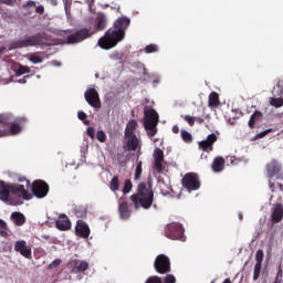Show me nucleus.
I'll use <instances>...</instances> for the list:
<instances>
[{
  "label": "nucleus",
  "instance_id": "nucleus-1",
  "mask_svg": "<svg viewBox=\"0 0 283 283\" xmlns=\"http://www.w3.org/2000/svg\"><path fill=\"white\" fill-rule=\"evenodd\" d=\"M132 20L129 18L122 17L114 23L115 29H109L103 38L98 40V45L102 50H112L116 48L123 39H125V31L129 28Z\"/></svg>",
  "mask_w": 283,
  "mask_h": 283
},
{
  "label": "nucleus",
  "instance_id": "nucleus-2",
  "mask_svg": "<svg viewBox=\"0 0 283 283\" xmlns=\"http://www.w3.org/2000/svg\"><path fill=\"white\" fill-rule=\"evenodd\" d=\"M12 196L21 198L22 200H32V193L25 190V186L21 184H7L0 180V200H2V202H10Z\"/></svg>",
  "mask_w": 283,
  "mask_h": 283
},
{
  "label": "nucleus",
  "instance_id": "nucleus-3",
  "mask_svg": "<svg viewBox=\"0 0 283 283\" xmlns=\"http://www.w3.org/2000/svg\"><path fill=\"white\" fill-rule=\"evenodd\" d=\"M130 201L133 202L136 211L142 209H151L154 205V190L151 186L142 182L138 185L137 192L130 196Z\"/></svg>",
  "mask_w": 283,
  "mask_h": 283
},
{
  "label": "nucleus",
  "instance_id": "nucleus-4",
  "mask_svg": "<svg viewBox=\"0 0 283 283\" xmlns=\"http://www.w3.org/2000/svg\"><path fill=\"white\" fill-rule=\"evenodd\" d=\"M19 123H28L27 117H14L10 113L0 114V125H4L7 127L10 126V129H0V138L3 136H17V134H21V125Z\"/></svg>",
  "mask_w": 283,
  "mask_h": 283
},
{
  "label": "nucleus",
  "instance_id": "nucleus-5",
  "mask_svg": "<svg viewBox=\"0 0 283 283\" xmlns=\"http://www.w3.org/2000/svg\"><path fill=\"white\" fill-rule=\"evenodd\" d=\"M158 123H160L158 112L154 107L146 105L144 107V129H146L150 138H154L158 134Z\"/></svg>",
  "mask_w": 283,
  "mask_h": 283
},
{
  "label": "nucleus",
  "instance_id": "nucleus-6",
  "mask_svg": "<svg viewBox=\"0 0 283 283\" xmlns=\"http://www.w3.org/2000/svg\"><path fill=\"white\" fill-rule=\"evenodd\" d=\"M50 45L45 42V36L41 33H36L27 36L24 40H18L11 44L12 50H19L21 48H48Z\"/></svg>",
  "mask_w": 283,
  "mask_h": 283
},
{
  "label": "nucleus",
  "instance_id": "nucleus-7",
  "mask_svg": "<svg viewBox=\"0 0 283 283\" xmlns=\"http://www.w3.org/2000/svg\"><path fill=\"white\" fill-rule=\"evenodd\" d=\"M164 235L168 238V240H180V242H185V240H187L185 237V228H182V224L177 222L168 223L165 228Z\"/></svg>",
  "mask_w": 283,
  "mask_h": 283
},
{
  "label": "nucleus",
  "instance_id": "nucleus-8",
  "mask_svg": "<svg viewBox=\"0 0 283 283\" xmlns=\"http://www.w3.org/2000/svg\"><path fill=\"white\" fill-rule=\"evenodd\" d=\"M154 269L160 275H167L171 273V260L166 254H159L155 259Z\"/></svg>",
  "mask_w": 283,
  "mask_h": 283
},
{
  "label": "nucleus",
  "instance_id": "nucleus-9",
  "mask_svg": "<svg viewBox=\"0 0 283 283\" xmlns=\"http://www.w3.org/2000/svg\"><path fill=\"white\" fill-rule=\"evenodd\" d=\"M181 185L188 191H198L200 189V178L196 172H188L184 176Z\"/></svg>",
  "mask_w": 283,
  "mask_h": 283
},
{
  "label": "nucleus",
  "instance_id": "nucleus-10",
  "mask_svg": "<svg viewBox=\"0 0 283 283\" xmlns=\"http://www.w3.org/2000/svg\"><path fill=\"white\" fill-rule=\"evenodd\" d=\"M154 169L157 174H165L167 166H165V153L160 148H156L153 153Z\"/></svg>",
  "mask_w": 283,
  "mask_h": 283
},
{
  "label": "nucleus",
  "instance_id": "nucleus-11",
  "mask_svg": "<svg viewBox=\"0 0 283 283\" xmlns=\"http://www.w3.org/2000/svg\"><path fill=\"white\" fill-rule=\"evenodd\" d=\"M31 191L35 198H45L50 192V186L43 180H35L32 182Z\"/></svg>",
  "mask_w": 283,
  "mask_h": 283
},
{
  "label": "nucleus",
  "instance_id": "nucleus-12",
  "mask_svg": "<svg viewBox=\"0 0 283 283\" xmlns=\"http://www.w3.org/2000/svg\"><path fill=\"white\" fill-rule=\"evenodd\" d=\"M84 98L86 103L94 107L95 109H101V96L98 95V91L96 88H88L84 93Z\"/></svg>",
  "mask_w": 283,
  "mask_h": 283
},
{
  "label": "nucleus",
  "instance_id": "nucleus-13",
  "mask_svg": "<svg viewBox=\"0 0 283 283\" xmlns=\"http://www.w3.org/2000/svg\"><path fill=\"white\" fill-rule=\"evenodd\" d=\"M266 171L269 178H277L279 180H283V171L282 164L277 160H272L266 165Z\"/></svg>",
  "mask_w": 283,
  "mask_h": 283
},
{
  "label": "nucleus",
  "instance_id": "nucleus-14",
  "mask_svg": "<svg viewBox=\"0 0 283 283\" xmlns=\"http://www.w3.org/2000/svg\"><path fill=\"white\" fill-rule=\"evenodd\" d=\"M90 30L88 29H81L77 32L69 35L66 38L67 45H74V43H81L82 41H85V39H90Z\"/></svg>",
  "mask_w": 283,
  "mask_h": 283
},
{
  "label": "nucleus",
  "instance_id": "nucleus-15",
  "mask_svg": "<svg viewBox=\"0 0 283 283\" xmlns=\"http://www.w3.org/2000/svg\"><path fill=\"white\" fill-rule=\"evenodd\" d=\"M14 251L27 258V260H32V248L24 240L15 241Z\"/></svg>",
  "mask_w": 283,
  "mask_h": 283
},
{
  "label": "nucleus",
  "instance_id": "nucleus-16",
  "mask_svg": "<svg viewBox=\"0 0 283 283\" xmlns=\"http://www.w3.org/2000/svg\"><path fill=\"white\" fill-rule=\"evenodd\" d=\"M216 143H218V136L216 134H210L207 136V139L198 143V147L201 151H207L209 154L210 151H213V144Z\"/></svg>",
  "mask_w": 283,
  "mask_h": 283
},
{
  "label": "nucleus",
  "instance_id": "nucleus-17",
  "mask_svg": "<svg viewBox=\"0 0 283 283\" xmlns=\"http://www.w3.org/2000/svg\"><path fill=\"white\" fill-rule=\"evenodd\" d=\"M71 273H83L90 269V263L87 261L72 260L70 262Z\"/></svg>",
  "mask_w": 283,
  "mask_h": 283
},
{
  "label": "nucleus",
  "instance_id": "nucleus-18",
  "mask_svg": "<svg viewBox=\"0 0 283 283\" xmlns=\"http://www.w3.org/2000/svg\"><path fill=\"white\" fill-rule=\"evenodd\" d=\"M75 233L78 235V238H90V226H87V223L83 220H77L75 226Z\"/></svg>",
  "mask_w": 283,
  "mask_h": 283
},
{
  "label": "nucleus",
  "instance_id": "nucleus-19",
  "mask_svg": "<svg viewBox=\"0 0 283 283\" xmlns=\"http://www.w3.org/2000/svg\"><path fill=\"white\" fill-rule=\"evenodd\" d=\"M125 143L124 149H127V151H136L140 145V140L136 135H125Z\"/></svg>",
  "mask_w": 283,
  "mask_h": 283
},
{
  "label": "nucleus",
  "instance_id": "nucleus-20",
  "mask_svg": "<svg viewBox=\"0 0 283 283\" xmlns=\"http://www.w3.org/2000/svg\"><path fill=\"white\" fill-rule=\"evenodd\" d=\"M55 226L59 231H70V229H72V222L70 221V218H67V216L65 214H61L57 218Z\"/></svg>",
  "mask_w": 283,
  "mask_h": 283
},
{
  "label": "nucleus",
  "instance_id": "nucleus-21",
  "mask_svg": "<svg viewBox=\"0 0 283 283\" xmlns=\"http://www.w3.org/2000/svg\"><path fill=\"white\" fill-rule=\"evenodd\" d=\"M271 220L273 224H280V221L283 220V205L276 203L272 208Z\"/></svg>",
  "mask_w": 283,
  "mask_h": 283
},
{
  "label": "nucleus",
  "instance_id": "nucleus-22",
  "mask_svg": "<svg viewBox=\"0 0 283 283\" xmlns=\"http://www.w3.org/2000/svg\"><path fill=\"white\" fill-rule=\"evenodd\" d=\"M118 213L122 220H129V216H132V211H129V205L127 203V201H123L122 203H119Z\"/></svg>",
  "mask_w": 283,
  "mask_h": 283
},
{
  "label": "nucleus",
  "instance_id": "nucleus-23",
  "mask_svg": "<svg viewBox=\"0 0 283 283\" xmlns=\"http://www.w3.org/2000/svg\"><path fill=\"white\" fill-rule=\"evenodd\" d=\"M11 220L15 227H23L25 224V216L21 212H12Z\"/></svg>",
  "mask_w": 283,
  "mask_h": 283
},
{
  "label": "nucleus",
  "instance_id": "nucleus-24",
  "mask_svg": "<svg viewBox=\"0 0 283 283\" xmlns=\"http://www.w3.org/2000/svg\"><path fill=\"white\" fill-rule=\"evenodd\" d=\"M136 127H138V122H136V119H130L125 128V136H132V135H136Z\"/></svg>",
  "mask_w": 283,
  "mask_h": 283
},
{
  "label": "nucleus",
  "instance_id": "nucleus-25",
  "mask_svg": "<svg viewBox=\"0 0 283 283\" xmlns=\"http://www.w3.org/2000/svg\"><path fill=\"white\" fill-rule=\"evenodd\" d=\"M212 170L216 172L222 171L224 169V158L223 157H217L212 161Z\"/></svg>",
  "mask_w": 283,
  "mask_h": 283
},
{
  "label": "nucleus",
  "instance_id": "nucleus-26",
  "mask_svg": "<svg viewBox=\"0 0 283 283\" xmlns=\"http://www.w3.org/2000/svg\"><path fill=\"white\" fill-rule=\"evenodd\" d=\"M209 107H218L220 105V95L217 92H211L208 99Z\"/></svg>",
  "mask_w": 283,
  "mask_h": 283
},
{
  "label": "nucleus",
  "instance_id": "nucleus-27",
  "mask_svg": "<svg viewBox=\"0 0 283 283\" xmlns=\"http://www.w3.org/2000/svg\"><path fill=\"white\" fill-rule=\"evenodd\" d=\"M259 120H262V112L255 111V112L251 115L250 120H249V123H248L249 128H250V129H253V127H255V123H258Z\"/></svg>",
  "mask_w": 283,
  "mask_h": 283
},
{
  "label": "nucleus",
  "instance_id": "nucleus-28",
  "mask_svg": "<svg viewBox=\"0 0 283 283\" xmlns=\"http://www.w3.org/2000/svg\"><path fill=\"white\" fill-rule=\"evenodd\" d=\"M74 213L76 218H85L87 216V206H76Z\"/></svg>",
  "mask_w": 283,
  "mask_h": 283
},
{
  "label": "nucleus",
  "instance_id": "nucleus-29",
  "mask_svg": "<svg viewBox=\"0 0 283 283\" xmlns=\"http://www.w3.org/2000/svg\"><path fill=\"white\" fill-rule=\"evenodd\" d=\"M109 189H111V191H114L115 193H116V191H119V189H120V182H119V180H118V176H114V177L111 179Z\"/></svg>",
  "mask_w": 283,
  "mask_h": 283
},
{
  "label": "nucleus",
  "instance_id": "nucleus-30",
  "mask_svg": "<svg viewBox=\"0 0 283 283\" xmlns=\"http://www.w3.org/2000/svg\"><path fill=\"white\" fill-rule=\"evenodd\" d=\"M270 105H272V107H283V98L282 97H271L270 98Z\"/></svg>",
  "mask_w": 283,
  "mask_h": 283
},
{
  "label": "nucleus",
  "instance_id": "nucleus-31",
  "mask_svg": "<svg viewBox=\"0 0 283 283\" xmlns=\"http://www.w3.org/2000/svg\"><path fill=\"white\" fill-rule=\"evenodd\" d=\"M0 235L2 238H8V223L2 219H0Z\"/></svg>",
  "mask_w": 283,
  "mask_h": 283
},
{
  "label": "nucleus",
  "instance_id": "nucleus-32",
  "mask_svg": "<svg viewBox=\"0 0 283 283\" xmlns=\"http://www.w3.org/2000/svg\"><path fill=\"white\" fill-rule=\"evenodd\" d=\"M133 184L130 179H126L125 184H124V188H123V193L124 196H127V193H129V191H132L133 189Z\"/></svg>",
  "mask_w": 283,
  "mask_h": 283
},
{
  "label": "nucleus",
  "instance_id": "nucleus-33",
  "mask_svg": "<svg viewBox=\"0 0 283 283\" xmlns=\"http://www.w3.org/2000/svg\"><path fill=\"white\" fill-rule=\"evenodd\" d=\"M140 176H143V161H138L135 169V180H139Z\"/></svg>",
  "mask_w": 283,
  "mask_h": 283
},
{
  "label": "nucleus",
  "instance_id": "nucleus-34",
  "mask_svg": "<svg viewBox=\"0 0 283 283\" xmlns=\"http://www.w3.org/2000/svg\"><path fill=\"white\" fill-rule=\"evenodd\" d=\"M255 260H256L255 264H259V265L262 266V262L264 260V251L258 250L256 253H255Z\"/></svg>",
  "mask_w": 283,
  "mask_h": 283
},
{
  "label": "nucleus",
  "instance_id": "nucleus-35",
  "mask_svg": "<svg viewBox=\"0 0 283 283\" xmlns=\"http://www.w3.org/2000/svg\"><path fill=\"white\" fill-rule=\"evenodd\" d=\"M260 273H262V265L255 264L254 265V271H253V280H260Z\"/></svg>",
  "mask_w": 283,
  "mask_h": 283
},
{
  "label": "nucleus",
  "instance_id": "nucleus-36",
  "mask_svg": "<svg viewBox=\"0 0 283 283\" xmlns=\"http://www.w3.org/2000/svg\"><path fill=\"white\" fill-rule=\"evenodd\" d=\"M181 138L185 143H191L193 140V137L187 130H181Z\"/></svg>",
  "mask_w": 283,
  "mask_h": 283
},
{
  "label": "nucleus",
  "instance_id": "nucleus-37",
  "mask_svg": "<svg viewBox=\"0 0 283 283\" xmlns=\"http://www.w3.org/2000/svg\"><path fill=\"white\" fill-rule=\"evenodd\" d=\"M29 61H31V63H33L34 65L43 63V59L36 54L30 55Z\"/></svg>",
  "mask_w": 283,
  "mask_h": 283
},
{
  "label": "nucleus",
  "instance_id": "nucleus-38",
  "mask_svg": "<svg viewBox=\"0 0 283 283\" xmlns=\"http://www.w3.org/2000/svg\"><path fill=\"white\" fill-rule=\"evenodd\" d=\"M158 50V45L156 44H149L144 49V52L146 54H153V52H156Z\"/></svg>",
  "mask_w": 283,
  "mask_h": 283
},
{
  "label": "nucleus",
  "instance_id": "nucleus-39",
  "mask_svg": "<svg viewBox=\"0 0 283 283\" xmlns=\"http://www.w3.org/2000/svg\"><path fill=\"white\" fill-rule=\"evenodd\" d=\"M96 138L98 143H105L107 140V135L103 130L96 133Z\"/></svg>",
  "mask_w": 283,
  "mask_h": 283
},
{
  "label": "nucleus",
  "instance_id": "nucleus-40",
  "mask_svg": "<svg viewBox=\"0 0 283 283\" xmlns=\"http://www.w3.org/2000/svg\"><path fill=\"white\" fill-rule=\"evenodd\" d=\"M145 283H163V279L158 275L149 276Z\"/></svg>",
  "mask_w": 283,
  "mask_h": 283
},
{
  "label": "nucleus",
  "instance_id": "nucleus-41",
  "mask_svg": "<svg viewBox=\"0 0 283 283\" xmlns=\"http://www.w3.org/2000/svg\"><path fill=\"white\" fill-rule=\"evenodd\" d=\"M184 120L190 125V127H193L196 125V117H192L191 115H185Z\"/></svg>",
  "mask_w": 283,
  "mask_h": 283
},
{
  "label": "nucleus",
  "instance_id": "nucleus-42",
  "mask_svg": "<svg viewBox=\"0 0 283 283\" xmlns=\"http://www.w3.org/2000/svg\"><path fill=\"white\" fill-rule=\"evenodd\" d=\"M107 25V21H105V18H99L97 21V30H105Z\"/></svg>",
  "mask_w": 283,
  "mask_h": 283
},
{
  "label": "nucleus",
  "instance_id": "nucleus-43",
  "mask_svg": "<svg viewBox=\"0 0 283 283\" xmlns=\"http://www.w3.org/2000/svg\"><path fill=\"white\" fill-rule=\"evenodd\" d=\"M164 283H176V276H174V274H167L164 279Z\"/></svg>",
  "mask_w": 283,
  "mask_h": 283
},
{
  "label": "nucleus",
  "instance_id": "nucleus-44",
  "mask_svg": "<svg viewBox=\"0 0 283 283\" xmlns=\"http://www.w3.org/2000/svg\"><path fill=\"white\" fill-rule=\"evenodd\" d=\"M63 3H64V10L67 14L70 12V10L72 9V0H63Z\"/></svg>",
  "mask_w": 283,
  "mask_h": 283
},
{
  "label": "nucleus",
  "instance_id": "nucleus-45",
  "mask_svg": "<svg viewBox=\"0 0 283 283\" xmlns=\"http://www.w3.org/2000/svg\"><path fill=\"white\" fill-rule=\"evenodd\" d=\"M87 136H90L92 138V140H94V138H96V130L94 129V127H88L86 130Z\"/></svg>",
  "mask_w": 283,
  "mask_h": 283
},
{
  "label": "nucleus",
  "instance_id": "nucleus-46",
  "mask_svg": "<svg viewBox=\"0 0 283 283\" xmlns=\"http://www.w3.org/2000/svg\"><path fill=\"white\" fill-rule=\"evenodd\" d=\"M61 259H55L51 262V264L49 265V269H56L59 266H61Z\"/></svg>",
  "mask_w": 283,
  "mask_h": 283
},
{
  "label": "nucleus",
  "instance_id": "nucleus-47",
  "mask_svg": "<svg viewBox=\"0 0 283 283\" xmlns=\"http://www.w3.org/2000/svg\"><path fill=\"white\" fill-rule=\"evenodd\" d=\"M18 74H19V75H22V74H30V67H28V66H20V67L18 69Z\"/></svg>",
  "mask_w": 283,
  "mask_h": 283
},
{
  "label": "nucleus",
  "instance_id": "nucleus-48",
  "mask_svg": "<svg viewBox=\"0 0 283 283\" xmlns=\"http://www.w3.org/2000/svg\"><path fill=\"white\" fill-rule=\"evenodd\" d=\"M0 3H4V6H11L14 8V6H17V0H0Z\"/></svg>",
  "mask_w": 283,
  "mask_h": 283
},
{
  "label": "nucleus",
  "instance_id": "nucleus-49",
  "mask_svg": "<svg viewBox=\"0 0 283 283\" xmlns=\"http://www.w3.org/2000/svg\"><path fill=\"white\" fill-rule=\"evenodd\" d=\"M28 8H36V2L30 0L28 1L24 6H23V9L24 10H28Z\"/></svg>",
  "mask_w": 283,
  "mask_h": 283
},
{
  "label": "nucleus",
  "instance_id": "nucleus-50",
  "mask_svg": "<svg viewBox=\"0 0 283 283\" xmlns=\"http://www.w3.org/2000/svg\"><path fill=\"white\" fill-rule=\"evenodd\" d=\"M77 118H78L80 120H85V119L87 118V114H85V112H83V111H80V112L77 113Z\"/></svg>",
  "mask_w": 283,
  "mask_h": 283
},
{
  "label": "nucleus",
  "instance_id": "nucleus-51",
  "mask_svg": "<svg viewBox=\"0 0 283 283\" xmlns=\"http://www.w3.org/2000/svg\"><path fill=\"white\" fill-rule=\"evenodd\" d=\"M36 14H43L45 12V8L43 6L35 7Z\"/></svg>",
  "mask_w": 283,
  "mask_h": 283
},
{
  "label": "nucleus",
  "instance_id": "nucleus-52",
  "mask_svg": "<svg viewBox=\"0 0 283 283\" xmlns=\"http://www.w3.org/2000/svg\"><path fill=\"white\" fill-rule=\"evenodd\" d=\"M19 182H27V187H30V180H28L25 177H20L18 179Z\"/></svg>",
  "mask_w": 283,
  "mask_h": 283
},
{
  "label": "nucleus",
  "instance_id": "nucleus-53",
  "mask_svg": "<svg viewBox=\"0 0 283 283\" xmlns=\"http://www.w3.org/2000/svg\"><path fill=\"white\" fill-rule=\"evenodd\" d=\"M270 132H271V129H266V130H264V132H261V133L259 134V138H264V136H266L268 134H270Z\"/></svg>",
  "mask_w": 283,
  "mask_h": 283
},
{
  "label": "nucleus",
  "instance_id": "nucleus-54",
  "mask_svg": "<svg viewBox=\"0 0 283 283\" xmlns=\"http://www.w3.org/2000/svg\"><path fill=\"white\" fill-rule=\"evenodd\" d=\"M270 132H271V129H266V130H264V132H261V133L259 134V138H264V136H266L268 134H270Z\"/></svg>",
  "mask_w": 283,
  "mask_h": 283
},
{
  "label": "nucleus",
  "instance_id": "nucleus-55",
  "mask_svg": "<svg viewBox=\"0 0 283 283\" xmlns=\"http://www.w3.org/2000/svg\"><path fill=\"white\" fill-rule=\"evenodd\" d=\"M195 123H198L199 125H202V123H205V118H202V117H195Z\"/></svg>",
  "mask_w": 283,
  "mask_h": 283
},
{
  "label": "nucleus",
  "instance_id": "nucleus-56",
  "mask_svg": "<svg viewBox=\"0 0 283 283\" xmlns=\"http://www.w3.org/2000/svg\"><path fill=\"white\" fill-rule=\"evenodd\" d=\"M180 128L178 126H172V133L174 134H179Z\"/></svg>",
  "mask_w": 283,
  "mask_h": 283
},
{
  "label": "nucleus",
  "instance_id": "nucleus-57",
  "mask_svg": "<svg viewBox=\"0 0 283 283\" xmlns=\"http://www.w3.org/2000/svg\"><path fill=\"white\" fill-rule=\"evenodd\" d=\"M51 6H57L59 4V1L57 0H49Z\"/></svg>",
  "mask_w": 283,
  "mask_h": 283
},
{
  "label": "nucleus",
  "instance_id": "nucleus-58",
  "mask_svg": "<svg viewBox=\"0 0 283 283\" xmlns=\"http://www.w3.org/2000/svg\"><path fill=\"white\" fill-rule=\"evenodd\" d=\"M51 63H52V65H56L57 67H60V65H61V62H59V61H52Z\"/></svg>",
  "mask_w": 283,
  "mask_h": 283
},
{
  "label": "nucleus",
  "instance_id": "nucleus-59",
  "mask_svg": "<svg viewBox=\"0 0 283 283\" xmlns=\"http://www.w3.org/2000/svg\"><path fill=\"white\" fill-rule=\"evenodd\" d=\"M270 188L272 189V191H275V184L270 182Z\"/></svg>",
  "mask_w": 283,
  "mask_h": 283
},
{
  "label": "nucleus",
  "instance_id": "nucleus-60",
  "mask_svg": "<svg viewBox=\"0 0 283 283\" xmlns=\"http://www.w3.org/2000/svg\"><path fill=\"white\" fill-rule=\"evenodd\" d=\"M239 220H244V216L242 214V212H239Z\"/></svg>",
  "mask_w": 283,
  "mask_h": 283
},
{
  "label": "nucleus",
  "instance_id": "nucleus-61",
  "mask_svg": "<svg viewBox=\"0 0 283 283\" xmlns=\"http://www.w3.org/2000/svg\"><path fill=\"white\" fill-rule=\"evenodd\" d=\"M280 190L283 191V185L279 184Z\"/></svg>",
  "mask_w": 283,
  "mask_h": 283
},
{
  "label": "nucleus",
  "instance_id": "nucleus-62",
  "mask_svg": "<svg viewBox=\"0 0 283 283\" xmlns=\"http://www.w3.org/2000/svg\"><path fill=\"white\" fill-rule=\"evenodd\" d=\"M84 125H90V120L84 122Z\"/></svg>",
  "mask_w": 283,
  "mask_h": 283
}]
</instances>
